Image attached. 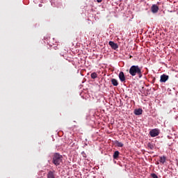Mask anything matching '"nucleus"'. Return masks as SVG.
Instances as JSON below:
<instances>
[{
	"instance_id": "f257e3e1",
	"label": "nucleus",
	"mask_w": 178,
	"mask_h": 178,
	"mask_svg": "<svg viewBox=\"0 0 178 178\" xmlns=\"http://www.w3.org/2000/svg\"><path fill=\"white\" fill-rule=\"evenodd\" d=\"M129 74L131 76H138V78H143V71L140 66H138V64H134L129 68Z\"/></svg>"
},
{
	"instance_id": "f03ea898",
	"label": "nucleus",
	"mask_w": 178,
	"mask_h": 178,
	"mask_svg": "<svg viewBox=\"0 0 178 178\" xmlns=\"http://www.w3.org/2000/svg\"><path fill=\"white\" fill-rule=\"evenodd\" d=\"M63 159V155H60V153H54V154L53 155V163L56 165H60Z\"/></svg>"
},
{
	"instance_id": "7ed1b4c3",
	"label": "nucleus",
	"mask_w": 178,
	"mask_h": 178,
	"mask_svg": "<svg viewBox=\"0 0 178 178\" xmlns=\"http://www.w3.org/2000/svg\"><path fill=\"white\" fill-rule=\"evenodd\" d=\"M159 129H154L150 130L149 135H151V137H157V135H159Z\"/></svg>"
},
{
	"instance_id": "20e7f679",
	"label": "nucleus",
	"mask_w": 178,
	"mask_h": 178,
	"mask_svg": "<svg viewBox=\"0 0 178 178\" xmlns=\"http://www.w3.org/2000/svg\"><path fill=\"white\" fill-rule=\"evenodd\" d=\"M108 44L111 46V48H113L114 50H116L118 48V44L117 42H114L113 40H110Z\"/></svg>"
},
{
	"instance_id": "39448f33",
	"label": "nucleus",
	"mask_w": 178,
	"mask_h": 178,
	"mask_svg": "<svg viewBox=\"0 0 178 178\" xmlns=\"http://www.w3.org/2000/svg\"><path fill=\"white\" fill-rule=\"evenodd\" d=\"M47 178H56V171H48Z\"/></svg>"
},
{
	"instance_id": "423d86ee",
	"label": "nucleus",
	"mask_w": 178,
	"mask_h": 178,
	"mask_svg": "<svg viewBox=\"0 0 178 178\" xmlns=\"http://www.w3.org/2000/svg\"><path fill=\"white\" fill-rule=\"evenodd\" d=\"M169 76L167 74H161L160 81H167L168 80Z\"/></svg>"
},
{
	"instance_id": "0eeeda50",
	"label": "nucleus",
	"mask_w": 178,
	"mask_h": 178,
	"mask_svg": "<svg viewBox=\"0 0 178 178\" xmlns=\"http://www.w3.org/2000/svg\"><path fill=\"white\" fill-rule=\"evenodd\" d=\"M151 9L152 13H158V11L159 10V7L158 5H152Z\"/></svg>"
},
{
	"instance_id": "6e6552de",
	"label": "nucleus",
	"mask_w": 178,
	"mask_h": 178,
	"mask_svg": "<svg viewBox=\"0 0 178 178\" xmlns=\"http://www.w3.org/2000/svg\"><path fill=\"white\" fill-rule=\"evenodd\" d=\"M119 78L121 81H126V76L124 72H120Z\"/></svg>"
},
{
	"instance_id": "1a4fd4ad",
	"label": "nucleus",
	"mask_w": 178,
	"mask_h": 178,
	"mask_svg": "<svg viewBox=\"0 0 178 178\" xmlns=\"http://www.w3.org/2000/svg\"><path fill=\"white\" fill-rule=\"evenodd\" d=\"M134 113L136 115H141L143 113V108H138L137 110H134Z\"/></svg>"
},
{
	"instance_id": "9d476101",
	"label": "nucleus",
	"mask_w": 178,
	"mask_h": 178,
	"mask_svg": "<svg viewBox=\"0 0 178 178\" xmlns=\"http://www.w3.org/2000/svg\"><path fill=\"white\" fill-rule=\"evenodd\" d=\"M111 83H113V86H118L119 82L116 80V78H112Z\"/></svg>"
},
{
	"instance_id": "9b49d317",
	"label": "nucleus",
	"mask_w": 178,
	"mask_h": 178,
	"mask_svg": "<svg viewBox=\"0 0 178 178\" xmlns=\"http://www.w3.org/2000/svg\"><path fill=\"white\" fill-rule=\"evenodd\" d=\"M115 145L118 147H123L124 143H122V141H118V139L115 141Z\"/></svg>"
},
{
	"instance_id": "f8f14e48",
	"label": "nucleus",
	"mask_w": 178,
	"mask_h": 178,
	"mask_svg": "<svg viewBox=\"0 0 178 178\" xmlns=\"http://www.w3.org/2000/svg\"><path fill=\"white\" fill-rule=\"evenodd\" d=\"M120 155V151H115V152L113 153V159H118Z\"/></svg>"
},
{
	"instance_id": "ddd939ff",
	"label": "nucleus",
	"mask_w": 178,
	"mask_h": 178,
	"mask_svg": "<svg viewBox=\"0 0 178 178\" xmlns=\"http://www.w3.org/2000/svg\"><path fill=\"white\" fill-rule=\"evenodd\" d=\"M166 157L165 155H163L162 157H160V163H165Z\"/></svg>"
},
{
	"instance_id": "4468645a",
	"label": "nucleus",
	"mask_w": 178,
	"mask_h": 178,
	"mask_svg": "<svg viewBox=\"0 0 178 178\" xmlns=\"http://www.w3.org/2000/svg\"><path fill=\"white\" fill-rule=\"evenodd\" d=\"M98 74H97V72H92L91 74V78L92 79H95L97 78Z\"/></svg>"
},
{
	"instance_id": "2eb2a0df",
	"label": "nucleus",
	"mask_w": 178,
	"mask_h": 178,
	"mask_svg": "<svg viewBox=\"0 0 178 178\" xmlns=\"http://www.w3.org/2000/svg\"><path fill=\"white\" fill-rule=\"evenodd\" d=\"M151 177H152V178H159L158 175H156V173H152Z\"/></svg>"
},
{
	"instance_id": "dca6fc26",
	"label": "nucleus",
	"mask_w": 178,
	"mask_h": 178,
	"mask_svg": "<svg viewBox=\"0 0 178 178\" xmlns=\"http://www.w3.org/2000/svg\"><path fill=\"white\" fill-rule=\"evenodd\" d=\"M148 147H149L150 149H154V145L152 143H148Z\"/></svg>"
},
{
	"instance_id": "f3484780",
	"label": "nucleus",
	"mask_w": 178,
	"mask_h": 178,
	"mask_svg": "<svg viewBox=\"0 0 178 178\" xmlns=\"http://www.w3.org/2000/svg\"><path fill=\"white\" fill-rule=\"evenodd\" d=\"M97 3H102V0H97Z\"/></svg>"
}]
</instances>
